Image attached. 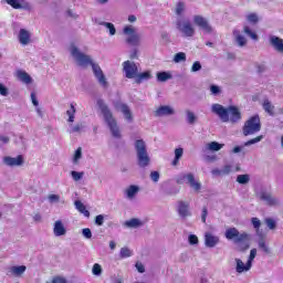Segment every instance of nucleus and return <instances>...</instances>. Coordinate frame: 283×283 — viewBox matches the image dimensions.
<instances>
[{"instance_id": "nucleus-9", "label": "nucleus", "mask_w": 283, "mask_h": 283, "mask_svg": "<svg viewBox=\"0 0 283 283\" xmlns=\"http://www.w3.org/2000/svg\"><path fill=\"white\" fill-rule=\"evenodd\" d=\"M176 28L181 32L184 36H193L196 34V29L189 20H182V18H178L176 21Z\"/></svg>"}, {"instance_id": "nucleus-51", "label": "nucleus", "mask_w": 283, "mask_h": 283, "mask_svg": "<svg viewBox=\"0 0 283 283\" xmlns=\"http://www.w3.org/2000/svg\"><path fill=\"white\" fill-rule=\"evenodd\" d=\"M71 176L75 182H78V180H83L84 172H78L76 170L71 171Z\"/></svg>"}, {"instance_id": "nucleus-58", "label": "nucleus", "mask_w": 283, "mask_h": 283, "mask_svg": "<svg viewBox=\"0 0 283 283\" xmlns=\"http://www.w3.org/2000/svg\"><path fill=\"white\" fill-rule=\"evenodd\" d=\"M202 70V64L199 61H196L191 66V72H200Z\"/></svg>"}, {"instance_id": "nucleus-53", "label": "nucleus", "mask_w": 283, "mask_h": 283, "mask_svg": "<svg viewBox=\"0 0 283 283\" xmlns=\"http://www.w3.org/2000/svg\"><path fill=\"white\" fill-rule=\"evenodd\" d=\"M232 170H233V166H231V165H226V166H223V168L221 169V176H229V174H231Z\"/></svg>"}, {"instance_id": "nucleus-8", "label": "nucleus", "mask_w": 283, "mask_h": 283, "mask_svg": "<svg viewBox=\"0 0 283 283\" xmlns=\"http://www.w3.org/2000/svg\"><path fill=\"white\" fill-rule=\"evenodd\" d=\"M123 32L127 36L126 43H128V45H134V46L140 45L142 35L140 33L136 32V29L134 27L127 25L124 28Z\"/></svg>"}, {"instance_id": "nucleus-39", "label": "nucleus", "mask_w": 283, "mask_h": 283, "mask_svg": "<svg viewBox=\"0 0 283 283\" xmlns=\"http://www.w3.org/2000/svg\"><path fill=\"white\" fill-rule=\"evenodd\" d=\"M185 154V149L182 148H176L175 149V158L172 160V166L176 167L178 163H180V158H182V155Z\"/></svg>"}, {"instance_id": "nucleus-3", "label": "nucleus", "mask_w": 283, "mask_h": 283, "mask_svg": "<svg viewBox=\"0 0 283 283\" xmlns=\"http://www.w3.org/2000/svg\"><path fill=\"white\" fill-rule=\"evenodd\" d=\"M97 107L102 112L104 116V120L113 138L120 140V138H123V134L120 133V127H118V122L116 120V118H114V114L112 113V109H109V106L105 103V101L97 99Z\"/></svg>"}, {"instance_id": "nucleus-28", "label": "nucleus", "mask_w": 283, "mask_h": 283, "mask_svg": "<svg viewBox=\"0 0 283 283\" xmlns=\"http://www.w3.org/2000/svg\"><path fill=\"white\" fill-rule=\"evenodd\" d=\"M19 41L21 45H28V43H30V32L25 29H21L19 33Z\"/></svg>"}, {"instance_id": "nucleus-14", "label": "nucleus", "mask_w": 283, "mask_h": 283, "mask_svg": "<svg viewBox=\"0 0 283 283\" xmlns=\"http://www.w3.org/2000/svg\"><path fill=\"white\" fill-rule=\"evenodd\" d=\"M177 213L180 220H187V218H191V210L189 209V202L178 201L177 202Z\"/></svg>"}, {"instance_id": "nucleus-40", "label": "nucleus", "mask_w": 283, "mask_h": 283, "mask_svg": "<svg viewBox=\"0 0 283 283\" xmlns=\"http://www.w3.org/2000/svg\"><path fill=\"white\" fill-rule=\"evenodd\" d=\"M237 182L239 185H249V182H251V175H249V174L239 175L237 177Z\"/></svg>"}, {"instance_id": "nucleus-59", "label": "nucleus", "mask_w": 283, "mask_h": 283, "mask_svg": "<svg viewBox=\"0 0 283 283\" xmlns=\"http://www.w3.org/2000/svg\"><path fill=\"white\" fill-rule=\"evenodd\" d=\"M188 242H189V244H191V245H193V244H198V235H196V234H190L189 237H188Z\"/></svg>"}, {"instance_id": "nucleus-12", "label": "nucleus", "mask_w": 283, "mask_h": 283, "mask_svg": "<svg viewBox=\"0 0 283 283\" xmlns=\"http://www.w3.org/2000/svg\"><path fill=\"white\" fill-rule=\"evenodd\" d=\"M195 25H198L200 30H203L207 34H211L213 32V28L209 24V21L202 15H195L193 17Z\"/></svg>"}, {"instance_id": "nucleus-11", "label": "nucleus", "mask_w": 283, "mask_h": 283, "mask_svg": "<svg viewBox=\"0 0 283 283\" xmlns=\"http://www.w3.org/2000/svg\"><path fill=\"white\" fill-rule=\"evenodd\" d=\"M259 198L260 200H262L263 202H265V205H268V207H280V199H277V197L273 196V193L262 190L259 193Z\"/></svg>"}, {"instance_id": "nucleus-42", "label": "nucleus", "mask_w": 283, "mask_h": 283, "mask_svg": "<svg viewBox=\"0 0 283 283\" xmlns=\"http://www.w3.org/2000/svg\"><path fill=\"white\" fill-rule=\"evenodd\" d=\"M251 222H252V227L256 231V235H262V232H260V227H262V221H260L258 218L254 217L251 219Z\"/></svg>"}, {"instance_id": "nucleus-43", "label": "nucleus", "mask_w": 283, "mask_h": 283, "mask_svg": "<svg viewBox=\"0 0 283 283\" xmlns=\"http://www.w3.org/2000/svg\"><path fill=\"white\" fill-rule=\"evenodd\" d=\"M268 229H270V231H275V229H277V223L275 222V219L273 218H266L264 220Z\"/></svg>"}, {"instance_id": "nucleus-45", "label": "nucleus", "mask_w": 283, "mask_h": 283, "mask_svg": "<svg viewBox=\"0 0 283 283\" xmlns=\"http://www.w3.org/2000/svg\"><path fill=\"white\" fill-rule=\"evenodd\" d=\"M187 61V54L185 52H179L174 56V63H185Z\"/></svg>"}, {"instance_id": "nucleus-13", "label": "nucleus", "mask_w": 283, "mask_h": 283, "mask_svg": "<svg viewBox=\"0 0 283 283\" xmlns=\"http://www.w3.org/2000/svg\"><path fill=\"white\" fill-rule=\"evenodd\" d=\"M195 25H198L200 30H203L207 34H211L213 32V28L209 24V21L202 15H195L193 17Z\"/></svg>"}, {"instance_id": "nucleus-50", "label": "nucleus", "mask_w": 283, "mask_h": 283, "mask_svg": "<svg viewBox=\"0 0 283 283\" xmlns=\"http://www.w3.org/2000/svg\"><path fill=\"white\" fill-rule=\"evenodd\" d=\"M92 273H93V275H97V276L102 275L103 274V268L101 266V264L95 263L93 265Z\"/></svg>"}, {"instance_id": "nucleus-1", "label": "nucleus", "mask_w": 283, "mask_h": 283, "mask_svg": "<svg viewBox=\"0 0 283 283\" xmlns=\"http://www.w3.org/2000/svg\"><path fill=\"white\" fill-rule=\"evenodd\" d=\"M70 52H71V56L74 59V61L77 63L80 67H90L91 65L97 83L102 87H104V90H107L109 87V82H107V77H105V73H103V69H101V65H98V63L92 60V55L81 52V50L77 49V46L74 44H71Z\"/></svg>"}, {"instance_id": "nucleus-64", "label": "nucleus", "mask_w": 283, "mask_h": 283, "mask_svg": "<svg viewBox=\"0 0 283 283\" xmlns=\"http://www.w3.org/2000/svg\"><path fill=\"white\" fill-rule=\"evenodd\" d=\"M51 283H67V280H65V277L56 276Z\"/></svg>"}, {"instance_id": "nucleus-63", "label": "nucleus", "mask_w": 283, "mask_h": 283, "mask_svg": "<svg viewBox=\"0 0 283 283\" xmlns=\"http://www.w3.org/2000/svg\"><path fill=\"white\" fill-rule=\"evenodd\" d=\"M135 266H136L138 273H145V265L142 262H137L135 264Z\"/></svg>"}, {"instance_id": "nucleus-52", "label": "nucleus", "mask_w": 283, "mask_h": 283, "mask_svg": "<svg viewBox=\"0 0 283 283\" xmlns=\"http://www.w3.org/2000/svg\"><path fill=\"white\" fill-rule=\"evenodd\" d=\"M120 258H132V250L128 248H122L119 252Z\"/></svg>"}, {"instance_id": "nucleus-55", "label": "nucleus", "mask_w": 283, "mask_h": 283, "mask_svg": "<svg viewBox=\"0 0 283 283\" xmlns=\"http://www.w3.org/2000/svg\"><path fill=\"white\" fill-rule=\"evenodd\" d=\"M255 255H258V249H252L250 251V255L248 259V262H250V264L253 266V261L255 260Z\"/></svg>"}, {"instance_id": "nucleus-19", "label": "nucleus", "mask_w": 283, "mask_h": 283, "mask_svg": "<svg viewBox=\"0 0 283 283\" xmlns=\"http://www.w3.org/2000/svg\"><path fill=\"white\" fill-rule=\"evenodd\" d=\"M220 242V238L213 235L211 232L205 233V244L208 249H213Z\"/></svg>"}, {"instance_id": "nucleus-17", "label": "nucleus", "mask_w": 283, "mask_h": 283, "mask_svg": "<svg viewBox=\"0 0 283 283\" xmlns=\"http://www.w3.org/2000/svg\"><path fill=\"white\" fill-rule=\"evenodd\" d=\"M264 139V135H260L255 138H252L248 142H245L242 146H235L233 149H232V154H240V151H242V149H244V147H250V145H255L258 143H261V140Z\"/></svg>"}, {"instance_id": "nucleus-22", "label": "nucleus", "mask_w": 283, "mask_h": 283, "mask_svg": "<svg viewBox=\"0 0 283 283\" xmlns=\"http://www.w3.org/2000/svg\"><path fill=\"white\" fill-rule=\"evenodd\" d=\"M53 233L55 238H61V235H65L67 233V230L65 229L63 221L57 220L54 222Z\"/></svg>"}, {"instance_id": "nucleus-34", "label": "nucleus", "mask_w": 283, "mask_h": 283, "mask_svg": "<svg viewBox=\"0 0 283 283\" xmlns=\"http://www.w3.org/2000/svg\"><path fill=\"white\" fill-rule=\"evenodd\" d=\"M187 11V4L184 1H179L176 3L175 14L177 17H182V14Z\"/></svg>"}, {"instance_id": "nucleus-30", "label": "nucleus", "mask_w": 283, "mask_h": 283, "mask_svg": "<svg viewBox=\"0 0 283 283\" xmlns=\"http://www.w3.org/2000/svg\"><path fill=\"white\" fill-rule=\"evenodd\" d=\"M149 78H151V72L146 71L144 73H137V75L135 76V82L140 85V83H143V81H149Z\"/></svg>"}, {"instance_id": "nucleus-4", "label": "nucleus", "mask_w": 283, "mask_h": 283, "mask_svg": "<svg viewBox=\"0 0 283 283\" xmlns=\"http://www.w3.org/2000/svg\"><path fill=\"white\" fill-rule=\"evenodd\" d=\"M227 240H232L233 244L237 247V251L244 253L251 248V234L247 232H240L237 228H229L224 233Z\"/></svg>"}, {"instance_id": "nucleus-33", "label": "nucleus", "mask_w": 283, "mask_h": 283, "mask_svg": "<svg viewBox=\"0 0 283 283\" xmlns=\"http://www.w3.org/2000/svg\"><path fill=\"white\" fill-rule=\"evenodd\" d=\"M74 206H75V209L80 211V213H83V216H85V218H90V210L85 208V205L83 202H81L80 200H76L74 202Z\"/></svg>"}, {"instance_id": "nucleus-60", "label": "nucleus", "mask_w": 283, "mask_h": 283, "mask_svg": "<svg viewBox=\"0 0 283 283\" xmlns=\"http://www.w3.org/2000/svg\"><path fill=\"white\" fill-rule=\"evenodd\" d=\"M10 94V91L6 85L0 84V96H8Z\"/></svg>"}, {"instance_id": "nucleus-6", "label": "nucleus", "mask_w": 283, "mask_h": 283, "mask_svg": "<svg viewBox=\"0 0 283 283\" xmlns=\"http://www.w3.org/2000/svg\"><path fill=\"white\" fill-rule=\"evenodd\" d=\"M262 129V122H260V115H254L245 120L242 127L243 136H253Z\"/></svg>"}, {"instance_id": "nucleus-5", "label": "nucleus", "mask_w": 283, "mask_h": 283, "mask_svg": "<svg viewBox=\"0 0 283 283\" xmlns=\"http://www.w3.org/2000/svg\"><path fill=\"white\" fill-rule=\"evenodd\" d=\"M135 151L138 167L145 169L151 165V157H149V153L147 151V144L145 140L137 139L135 142Z\"/></svg>"}, {"instance_id": "nucleus-35", "label": "nucleus", "mask_w": 283, "mask_h": 283, "mask_svg": "<svg viewBox=\"0 0 283 283\" xmlns=\"http://www.w3.org/2000/svg\"><path fill=\"white\" fill-rule=\"evenodd\" d=\"M18 78L22 81V83H25L27 85H30V83H32V77L25 71H19Z\"/></svg>"}, {"instance_id": "nucleus-54", "label": "nucleus", "mask_w": 283, "mask_h": 283, "mask_svg": "<svg viewBox=\"0 0 283 283\" xmlns=\"http://www.w3.org/2000/svg\"><path fill=\"white\" fill-rule=\"evenodd\" d=\"M104 222H105V216L98 214L95 217V224L97 227H103Z\"/></svg>"}, {"instance_id": "nucleus-37", "label": "nucleus", "mask_w": 283, "mask_h": 283, "mask_svg": "<svg viewBox=\"0 0 283 283\" xmlns=\"http://www.w3.org/2000/svg\"><path fill=\"white\" fill-rule=\"evenodd\" d=\"M222 147H224V144H220L218 142H211L207 144L206 149H208L209 151H220Z\"/></svg>"}, {"instance_id": "nucleus-21", "label": "nucleus", "mask_w": 283, "mask_h": 283, "mask_svg": "<svg viewBox=\"0 0 283 283\" xmlns=\"http://www.w3.org/2000/svg\"><path fill=\"white\" fill-rule=\"evenodd\" d=\"M233 36H234V43H237V45L239 48H247V43H249V41L242 34V32H240V30H234L233 31Z\"/></svg>"}, {"instance_id": "nucleus-44", "label": "nucleus", "mask_w": 283, "mask_h": 283, "mask_svg": "<svg viewBox=\"0 0 283 283\" xmlns=\"http://www.w3.org/2000/svg\"><path fill=\"white\" fill-rule=\"evenodd\" d=\"M83 158V148L78 147L73 156V164L78 165V161Z\"/></svg>"}, {"instance_id": "nucleus-29", "label": "nucleus", "mask_w": 283, "mask_h": 283, "mask_svg": "<svg viewBox=\"0 0 283 283\" xmlns=\"http://www.w3.org/2000/svg\"><path fill=\"white\" fill-rule=\"evenodd\" d=\"M242 34H247L252 41H258L260 38L258 36V33L255 31L251 30L250 25H243V30L241 32Z\"/></svg>"}, {"instance_id": "nucleus-62", "label": "nucleus", "mask_w": 283, "mask_h": 283, "mask_svg": "<svg viewBox=\"0 0 283 283\" xmlns=\"http://www.w3.org/2000/svg\"><path fill=\"white\" fill-rule=\"evenodd\" d=\"M50 202H59L61 200V197L59 195H50L49 196Z\"/></svg>"}, {"instance_id": "nucleus-61", "label": "nucleus", "mask_w": 283, "mask_h": 283, "mask_svg": "<svg viewBox=\"0 0 283 283\" xmlns=\"http://www.w3.org/2000/svg\"><path fill=\"white\" fill-rule=\"evenodd\" d=\"M211 175L214 176V178H220L222 177V170L220 168H213Z\"/></svg>"}, {"instance_id": "nucleus-16", "label": "nucleus", "mask_w": 283, "mask_h": 283, "mask_svg": "<svg viewBox=\"0 0 283 283\" xmlns=\"http://www.w3.org/2000/svg\"><path fill=\"white\" fill-rule=\"evenodd\" d=\"M3 164L7 167H21L23 165V156L19 155L18 157H3Z\"/></svg>"}, {"instance_id": "nucleus-20", "label": "nucleus", "mask_w": 283, "mask_h": 283, "mask_svg": "<svg viewBox=\"0 0 283 283\" xmlns=\"http://www.w3.org/2000/svg\"><path fill=\"white\" fill-rule=\"evenodd\" d=\"M115 107L122 112V114L125 116L126 120L132 123L133 117H132V111L129 109V106L125 103H117Z\"/></svg>"}, {"instance_id": "nucleus-23", "label": "nucleus", "mask_w": 283, "mask_h": 283, "mask_svg": "<svg viewBox=\"0 0 283 283\" xmlns=\"http://www.w3.org/2000/svg\"><path fill=\"white\" fill-rule=\"evenodd\" d=\"M124 227H127V229H140V227H145V221L138 218H133L130 220L125 221Z\"/></svg>"}, {"instance_id": "nucleus-7", "label": "nucleus", "mask_w": 283, "mask_h": 283, "mask_svg": "<svg viewBox=\"0 0 283 283\" xmlns=\"http://www.w3.org/2000/svg\"><path fill=\"white\" fill-rule=\"evenodd\" d=\"M176 182L177 185H185L186 182V185H189V187H191V189L195 191H200V189H202V185L196 181V176H193L191 172L178 175Z\"/></svg>"}, {"instance_id": "nucleus-48", "label": "nucleus", "mask_w": 283, "mask_h": 283, "mask_svg": "<svg viewBox=\"0 0 283 283\" xmlns=\"http://www.w3.org/2000/svg\"><path fill=\"white\" fill-rule=\"evenodd\" d=\"M248 23H252V25H256V23L260 21V18L256 15V13H250L247 15Z\"/></svg>"}, {"instance_id": "nucleus-27", "label": "nucleus", "mask_w": 283, "mask_h": 283, "mask_svg": "<svg viewBox=\"0 0 283 283\" xmlns=\"http://www.w3.org/2000/svg\"><path fill=\"white\" fill-rule=\"evenodd\" d=\"M95 23H97V25H103L104 28H106V30H108L111 36H114L116 34V27L114 25V23L105 22V21H101V20H95Z\"/></svg>"}, {"instance_id": "nucleus-47", "label": "nucleus", "mask_w": 283, "mask_h": 283, "mask_svg": "<svg viewBox=\"0 0 283 283\" xmlns=\"http://www.w3.org/2000/svg\"><path fill=\"white\" fill-rule=\"evenodd\" d=\"M85 125L83 123H77L75 126H71L70 134H78L84 129Z\"/></svg>"}, {"instance_id": "nucleus-49", "label": "nucleus", "mask_w": 283, "mask_h": 283, "mask_svg": "<svg viewBox=\"0 0 283 283\" xmlns=\"http://www.w3.org/2000/svg\"><path fill=\"white\" fill-rule=\"evenodd\" d=\"M210 92L212 96H220L222 94V88L216 84L210 85Z\"/></svg>"}, {"instance_id": "nucleus-32", "label": "nucleus", "mask_w": 283, "mask_h": 283, "mask_svg": "<svg viewBox=\"0 0 283 283\" xmlns=\"http://www.w3.org/2000/svg\"><path fill=\"white\" fill-rule=\"evenodd\" d=\"M27 269L28 268L25 265L11 266L10 273H12V275H15V277H20V275H23V273H25Z\"/></svg>"}, {"instance_id": "nucleus-57", "label": "nucleus", "mask_w": 283, "mask_h": 283, "mask_svg": "<svg viewBox=\"0 0 283 283\" xmlns=\"http://www.w3.org/2000/svg\"><path fill=\"white\" fill-rule=\"evenodd\" d=\"M150 180L153 182H158V180H160V172L154 170L150 172Z\"/></svg>"}, {"instance_id": "nucleus-2", "label": "nucleus", "mask_w": 283, "mask_h": 283, "mask_svg": "<svg viewBox=\"0 0 283 283\" xmlns=\"http://www.w3.org/2000/svg\"><path fill=\"white\" fill-rule=\"evenodd\" d=\"M212 114H216L222 123H240L242 120V112L238 106H229L228 108L222 104L211 105Z\"/></svg>"}, {"instance_id": "nucleus-15", "label": "nucleus", "mask_w": 283, "mask_h": 283, "mask_svg": "<svg viewBox=\"0 0 283 283\" xmlns=\"http://www.w3.org/2000/svg\"><path fill=\"white\" fill-rule=\"evenodd\" d=\"M175 114L176 109H174V107H171L170 105H161L154 112V116H156V118L174 116Z\"/></svg>"}, {"instance_id": "nucleus-38", "label": "nucleus", "mask_w": 283, "mask_h": 283, "mask_svg": "<svg viewBox=\"0 0 283 283\" xmlns=\"http://www.w3.org/2000/svg\"><path fill=\"white\" fill-rule=\"evenodd\" d=\"M170 78H174V75H171L170 73H167L165 71L157 73V81H159V83H166V81H170Z\"/></svg>"}, {"instance_id": "nucleus-24", "label": "nucleus", "mask_w": 283, "mask_h": 283, "mask_svg": "<svg viewBox=\"0 0 283 283\" xmlns=\"http://www.w3.org/2000/svg\"><path fill=\"white\" fill-rule=\"evenodd\" d=\"M140 191V188L136 185H130L128 188L125 189L124 193L128 200H134L136 196Z\"/></svg>"}, {"instance_id": "nucleus-56", "label": "nucleus", "mask_w": 283, "mask_h": 283, "mask_svg": "<svg viewBox=\"0 0 283 283\" xmlns=\"http://www.w3.org/2000/svg\"><path fill=\"white\" fill-rule=\"evenodd\" d=\"M82 235L86 238V240H92V230L90 228L82 229Z\"/></svg>"}, {"instance_id": "nucleus-18", "label": "nucleus", "mask_w": 283, "mask_h": 283, "mask_svg": "<svg viewBox=\"0 0 283 283\" xmlns=\"http://www.w3.org/2000/svg\"><path fill=\"white\" fill-rule=\"evenodd\" d=\"M270 45L280 54H283V40L277 35H270Z\"/></svg>"}, {"instance_id": "nucleus-10", "label": "nucleus", "mask_w": 283, "mask_h": 283, "mask_svg": "<svg viewBox=\"0 0 283 283\" xmlns=\"http://www.w3.org/2000/svg\"><path fill=\"white\" fill-rule=\"evenodd\" d=\"M123 72L126 78H136L138 76V65L133 61H125L123 63Z\"/></svg>"}, {"instance_id": "nucleus-41", "label": "nucleus", "mask_w": 283, "mask_h": 283, "mask_svg": "<svg viewBox=\"0 0 283 283\" xmlns=\"http://www.w3.org/2000/svg\"><path fill=\"white\" fill-rule=\"evenodd\" d=\"M66 115L69 116L67 123H74L76 115V107H74V104H71V108L66 111Z\"/></svg>"}, {"instance_id": "nucleus-26", "label": "nucleus", "mask_w": 283, "mask_h": 283, "mask_svg": "<svg viewBox=\"0 0 283 283\" xmlns=\"http://www.w3.org/2000/svg\"><path fill=\"white\" fill-rule=\"evenodd\" d=\"M262 107L269 116H275V106L270 102L269 98L263 99Z\"/></svg>"}, {"instance_id": "nucleus-36", "label": "nucleus", "mask_w": 283, "mask_h": 283, "mask_svg": "<svg viewBox=\"0 0 283 283\" xmlns=\"http://www.w3.org/2000/svg\"><path fill=\"white\" fill-rule=\"evenodd\" d=\"M260 239L258 241L259 249L263 251L264 253H271V250L269 249V245H266V241L264 240V234L258 235Z\"/></svg>"}, {"instance_id": "nucleus-46", "label": "nucleus", "mask_w": 283, "mask_h": 283, "mask_svg": "<svg viewBox=\"0 0 283 283\" xmlns=\"http://www.w3.org/2000/svg\"><path fill=\"white\" fill-rule=\"evenodd\" d=\"M8 6H11L14 10H21L23 6L21 4V0H4Z\"/></svg>"}, {"instance_id": "nucleus-25", "label": "nucleus", "mask_w": 283, "mask_h": 283, "mask_svg": "<svg viewBox=\"0 0 283 283\" xmlns=\"http://www.w3.org/2000/svg\"><path fill=\"white\" fill-rule=\"evenodd\" d=\"M235 262H237V266H235L237 273H244L247 271H251V266H253L249 261L247 262V264H244L242 260L235 259Z\"/></svg>"}, {"instance_id": "nucleus-31", "label": "nucleus", "mask_w": 283, "mask_h": 283, "mask_svg": "<svg viewBox=\"0 0 283 283\" xmlns=\"http://www.w3.org/2000/svg\"><path fill=\"white\" fill-rule=\"evenodd\" d=\"M197 120L198 117L196 116V113H193V111L186 109V122L188 125H196Z\"/></svg>"}]
</instances>
